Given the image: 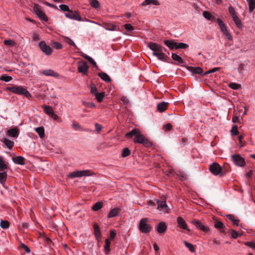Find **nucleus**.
Returning <instances> with one entry per match:
<instances>
[{"label": "nucleus", "mask_w": 255, "mask_h": 255, "mask_svg": "<svg viewBox=\"0 0 255 255\" xmlns=\"http://www.w3.org/2000/svg\"><path fill=\"white\" fill-rule=\"evenodd\" d=\"M126 136L129 138H131L133 136H134L133 138V141L134 142L141 143L148 147L151 145V142L141 134L139 130L136 128H134L130 131L127 133Z\"/></svg>", "instance_id": "obj_1"}, {"label": "nucleus", "mask_w": 255, "mask_h": 255, "mask_svg": "<svg viewBox=\"0 0 255 255\" xmlns=\"http://www.w3.org/2000/svg\"><path fill=\"white\" fill-rule=\"evenodd\" d=\"M8 91L14 93L16 94L23 95L27 98H29L31 97L29 92L22 86H18L16 85H12L7 87Z\"/></svg>", "instance_id": "obj_2"}, {"label": "nucleus", "mask_w": 255, "mask_h": 255, "mask_svg": "<svg viewBox=\"0 0 255 255\" xmlns=\"http://www.w3.org/2000/svg\"><path fill=\"white\" fill-rule=\"evenodd\" d=\"M148 47L153 51L152 55L154 56L161 53L163 51H166V49L165 48L153 42L148 43Z\"/></svg>", "instance_id": "obj_3"}, {"label": "nucleus", "mask_w": 255, "mask_h": 255, "mask_svg": "<svg viewBox=\"0 0 255 255\" xmlns=\"http://www.w3.org/2000/svg\"><path fill=\"white\" fill-rule=\"evenodd\" d=\"M92 171L89 170L75 171L69 173L68 174V177L70 178H74L75 177H81L82 176H89L92 175Z\"/></svg>", "instance_id": "obj_4"}, {"label": "nucleus", "mask_w": 255, "mask_h": 255, "mask_svg": "<svg viewBox=\"0 0 255 255\" xmlns=\"http://www.w3.org/2000/svg\"><path fill=\"white\" fill-rule=\"evenodd\" d=\"M209 170L211 172L215 175L220 174L221 176H223L225 174L221 166L217 162H214L213 164L210 165Z\"/></svg>", "instance_id": "obj_5"}, {"label": "nucleus", "mask_w": 255, "mask_h": 255, "mask_svg": "<svg viewBox=\"0 0 255 255\" xmlns=\"http://www.w3.org/2000/svg\"><path fill=\"white\" fill-rule=\"evenodd\" d=\"M147 219L146 218L142 219L139 225V230L144 233H148L151 230V227L146 223Z\"/></svg>", "instance_id": "obj_6"}, {"label": "nucleus", "mask_w": 255, "mask_h": 255, "mask_svg": "<svg viewBox=\"0 0 255 255\" xmlns=\"http://www.w3.org/2000/svg\"><path fill=\"white\" fill-rule=\"evenodd\" d=\"M33 10L41 20L45 22L48 21V18L45 15V13L41 9L38 4H34Z\"/></svg>", "instance_id": "obj_7"}, {"label": "nucleus", "mask_w": 255, "mask_h": 255, "mask_svg": "<svg viewBox=\"0 0 255 255\" xmlns=\"http://www.w3.org/2000/svg\"><path fill=\"white\" fill-rule=\"evenodd\" d=\"M232 160L233 162L240 167H243L246 164L245 159L239 154H234L232 155Z\"/></svg>", "instance_id": "obj_8"}, {"label": "nucleus", "mask_w": 255, "mask_h": 255, "mask_svg": "<svg viewBox=\"0 0 255 255\" xmlns=\"http://www.w3.org/2000/svg\"><path fill=\"white\" fill-rule=\"evenodd\" d=\"M39 46L41 50L46 55H50L52 53L51 48L47 45L45 42L44 41H41L39 43Z\"/></svg>", "instance_id": "obj_9"}, {"label": "nucleus", "mask_w": 255, "mask_h": 255, "mask_svg": "<svg viewBox=\"0 0 255 255\" xmlns=\"http://www.w3.org/2000/svg\"><path fill=\"white\" fill-rule=\"evenodd\" d=\"M65 16L68 18L76 20L78 21H81V17L79 15V13L76 11H73L70 10L68 13H65Z\"/></svg>", "instance_id": "obj_10"}, {"label": "nucleus", "mask_w": 255, "mask_h": 255, "mask_svg": "<svg viewBox=\"0 0 255 255\" xmlns=\"http://www.w3.org/2000/svg\"><path fill=\"white\" fill-rule=\"evenodd\" d=\"M89 68V66L88 65L87 62L82 61L79 63L78 71L83 75H87Z\"/></svg>", "instance_id": "obj_11"}, {"label": "nucleus", "mask_w": 255, "mask_h": 255, "mask_svg": "<svg viewBox=\"0 0 255 255\" xmlns=\"http://www.w3.org/2000/svg\"><path fill=\"white\" fill-rule=\"evenodd\" d=\"M192 223L198 229L205 232L208 233L209 232L210 229L208 227L205 226L202 224L201 222L198 220H194L192 221Z\"/></svg>", "instance_id": "obj_12"}, {"label": "nucleus", "mask_w": 255, "mask_h": 255, "mask_svg": "<svg viewBox=\"0 0 255 255\" xmlns=\"http://www.w3.org/2000/svg\"><path fill=\"white\" fill-rule=\"evenodd\" d=\"M177 222L178 223V227L182 229L185 230L188 232L190 231V230L188 229L187 225L185 221L181 217H178L177 219Z\"/></svg>", "instance_id": "obj_13"}, {"label": "nucleus", "mask_w": 255, "mask_h": 255, "mask_svg": "<svg viewBox=\"0 0 255 255\" xmlns=\"http://www.w3.org/2000/svg\"><path fill=\"white\" fill-rule=\"evenodd\" d=\"M157 204V208L160 210L164 212H167L168 210V206L165 201H156Z\"/></svg>", "instance_id": "obj_14"}, {"label": "nucleus", "mask_w": 255, "mask_h": 255, "mask_svg": "<svg viewBox=\"0 0 255 255\" xmlns=\"http://www.w3.org/2000/svg\"><path fill=\"white\" fill-rule=\"evenodd\" d=\"M12 160L13 162L17 164L23 165L25 164V159L21 156H17L15 157H12Z\"/></svg>", "instance_id": "obj_15"}, {"label": "nucleus", "mask_w": 255, "mask_h": 255, "mask_svg": "<svg viewBox=\"0 0 255 255\" xmlns=\"http://www.w3.org/2000/svg\"><path fill=\"white\" fill-rule=\"evenodd\" d=\"M188 70L191 72L193 74H200L204 75L203 70L200 67H188Z\"/></svg>", "instance_id": "obj_16"}, {"label": "nucleus", "mask_w": 255, "mask_h": 255, "mask_svg": "<svg viewBox=\"0 0 255 255\" xmlns=\"http://www.w3.org/2000/svg\"><path fill=\"white\" fill-rule=\"evenodd\" d=\"M41 73L45 76L57 77L58 74L51 69L44 70L41 72Z\"/></svg>", "instance_id": "obj_17"}, {"label": "nucleus", "mask_w": 255, "mask_h": 255, "mask_svg": "<svg viewBox=\"0 0 255 255\" xmlns=\"http://www.w3.org/2000/svg\"><path fill=\"white\" fill-rule=\"evenodd\" d=\"M167 229V226L165 223L163 222H160L157 227V231L160 234L164 233Z\"/></svg>", "instance_id": "obj_18"}, {"label": "nucleus", "mask_w": 255, "mask_h": 255, "mask_svg": "<svg viewBox=\"0 0 255 255\" xmlns=\"http://www.w3.org/2000/svg\"><path fill=\"white\" fill-rule=\"evenodd\" d=\"M7 133L10 137H16L18 135L19 132L17 128H14L8 129L7 131Z\"/></svg>", "instance_id": "obj_19"}, {"label": "nucleus", "mask_w": 255, "mask_h": 255, "mask_svg": "<svg viewBox=\"0 0 255 255\" xmlns=\"http://www.w3.org/2000/svg\"><path fill=\"white\" fill-rule=\"evenodd\" d=\"M214 226L216 229L220 230L221 232L225 233V231L224 230L225 228V226L222 222L218 220H215L214 222Z\"/></svg>", "instance_id": "obj_20"}, {"label": "nucleus", "mask_w": 255, "mask_h": 255, "mask_svg": "<svg viewBox=\"0 0 255 255\" xmlns=\"http://www.w3.org/2000/svg\"><path fill=\"white\" fill-rule=\"evenodd\" d=\"M168 105V103L165 102H162L157 105L158 111L160 112H163L165 111Z\"/></svg>", "instance_id": "obj_21"}, {"label": "nucleus", "mask_w": 255, "mask_h": 255, "mask_svg": "<svg viewBox=\"0 0 255 255\" xmlns=\"http://www.w3.org/2000/svg\"><path fill=\"white\" fill-rule=\"evenodd\" d=\"M94 229L95 235L97 240L99 241L101 238V234L99 226L97 224H94Z\"/></svg>", "instance_id": "obj_22"}, {"label": "nucleus", "mask_w": 255, "mask_h": 255, "mask_svg": "<svg viewBox=\"0 0 255 255\" xmlns=\"http://www.w3.org/2000/svg\"><path fill=\"white\" fill-rule=\"evenodd\" d=\"M164 43L170 49H175L176 42L173 40H165L164 41Z\"/></svg>", "instance_id": "obj_23"}, {"label": "nucleus", "mask_w": 255, "mask_h": 255, "mask_svg": "<svg viewBox=\"0 0 255 255\" xmlns=\"http://www.w3.org/2000/svg\"><path fill=\"white\" fill-rule=\"evenodd\" d=\"M120 211V209L118 208H115L112 209L108 215V218H111L117 216Z\"/></svg>", "instance_id": "obj_24"}, {"label": "nucleus", "mask_w": 255, "mask_h": 255, "mask_svg": "<svg viewBox=\"0 0 255 255\" xmlns=\"http://www.w3.org/2000/svg\"><path fill=\"white\" fill-rule=\"evenodd\" d=\"M1 141L3 143V144L7 146L9 149H12L14 145V142L13 141L10 140L9 139L4 138L1 140Z\"/></svg>", "instance_id": "obj_25"}, {"label": "nucleus", "mask_w": 255, "mask_h": 255, "mask_svg": "<svg viewBox=\"0 0 255 255\" xmlns=\"http://www.w3.org/2000/svg\"><path fill=\"white\" fill-rule=\"evenodd\" d=\"M111 241L110 239H107L105 241V245L104 246V250L105 254L108 255L111 251L110 249Z\"/></svg>", "instance_id": "obj_26"}, {"label": "nucleus", "mask_w": 255, "mask_h": 255, "mask_svg": "<svg viewBox=\"0 0 255 255\" xmlns=\"http://www.w3.org/2000/svg\"><path fill=\"white\" fill-rule=\"evenodd\" d=\"M98 75L102 79H103L105 82H110L111 81V79L109 76V75L106 73L101 72L98 73Z\"/></svg>", "instance_id": "obj_27"}, {"label": "nucleus", "mask_w": 255, "mask_h": 255, "mask_svg": "<svg viewBox=\"0 0 255 255\" xmlns=\"http://www.w3.org/2000/svg\"><path fill=\"white\" fill-rule=\"evenodd\" d=\"M150 4H152L155 5H159V2L157 0H145L142 3V5L143 6L147 5Z\"/></svg>", "instance_id": "obj_28"}, {"label": "nucleus", "mask_w": 255, "mask_h": 255, "mask_svg": "<svg viewBox=\"0 0 255 255\" xmlns=\"http://www.w3.org/2000/svg\"><path fill=\"white\" fill-rule=\"evenodd\" d=\"M7 168V163L3 160V158L0 156V171H3Z\"/></svg>", "instance_id": "obj_29"}, {"label": "nucleus", "mask_w": 255, "mask_h": 255, "mask_svg": "<svg viewBox=\"0 0 255 255\" xmlns=\"http://www.w3.org/2000/svg\"><path fill=\"white\" fill-rule=\"evenodd\" d=\"M44 112L49 116H51L53 113V110L49 106L44 105L43 106Z\"/></svg>", "instance_id": "obj_30"}, {"label": "nucleus", "mask_w": 255, "mask_h": 255, "mask_svg": "<svg viewBox=\"0 0 255 255\" xmlns=\"http://www.w3.org/2000/svg\"><path fill=\"white\" fill-rule=\"evenodd\" d=\"M159 60L162 61H167L168 59H169V57L163 52L161 53H160L159 54H158L157 55L155 56Z\"/></svg>", "instance_id": "obj_31"}, {"label": "nucleus", "mask_w": 255, "mask_h": 255, "mask_svg": "<svg viewBox=\"0 0 255 255\" xmlns=\"http://www.w3.org/2000/svg\"><path fill=\"white\" fill-rule=\"evenodd\" d=\"M226 217L228 219L231 221L235 225L237 226H239V220L238 219H235L234 215L228 214L226 216Z\"/></svg>", "instance_id": "obj_32"}, {"label": "nucleus", "mask_w": 255, "mask_h": 255, "mask_svg": "<svg viewBox=\"0 0 255 255\" xmlns=\"http://www.w3.org/2000/svg\"><path fill=\"white\" fill-rule=\"evenodd\" d=\"M36 132L39 134L40 138H43L45 136L44 129L43 127H38L35 128Z\"/></svg>", "instance_id": "obj_33"}, {"label": "nucleus", "mask_w": 255, "mask_h": 255, "mask_svg": "<svg viewBox=\"0 0 255 255\" xmlns=\"http://www.w3.org/2000/svg\"><path fill=\"white\" fill-rule=\"evenodd\" d=\"M7 179V173L5 171L0 172V183L2 184L4 183Z\"/></svg>", "instance_id": "obj_34"}, {"label": "nucleus", "mask_w": 255, "mask_h": 255, "mask_svg": "<svg viewBox=\"0 0 255 255\" xmlns=\"http://www.w3.org/2000/svg\"><path fill=\"white\" fill-rule=\"evenodd\" d=\"M249 2L250 12H252L255 9V0H247Z\"/></svg>", "instance_id": "obj_35"}, {"label": "nucleus", "mask_w": 255, "mask_h": 255, "mask_svg": "<svg viewBox=\"0 0 255 255\" xmlns=\"http://www.w3.org/2000/svg\"><path fill=\"white\" fill-rule=\"evenodd\" d=\"M103 203L102 202H98L96 203L92 207L94 211H97L102 208Z\"/></svg>", "instance_id": "obj_36"}, {"label": "nucleus", "mask_w": 255, "mask_h": 255, "mask_svg": "<svg viewBox=\"0 0 255 255\" xmlns=\"http://www.w3.org/2000/svg\"><path fill=\"white\" fill-rule=\"evenodd\" d=\"M171 57L174 60L177 61L179 64H183L184 63L182 58L175 53H172Z\"/></svg>", "instance_id": "obj_37"}, {"label": "nucleus", "mask_w": 255, "mask_h": 255, "mask_svg": "<svg viewBox=\"0 0 255 255\" xmlns=\"http://www.w3.org/2000/svg\"><path fill=\"white\" fill-rule=\"evenodd\" d=\"M232 18L237 26L239 28L241 29L242 28V24L241 20L239 19L238 16H234V17H232Z\"/></svg>", "instance_id": "obj_38"}, {"label": "nucleus", "mask_w": 255, "mask_h": 255, "mask_svg": "<svg viewBox=\"0 0 255 255\" xmlns=\"http://www.w3.org/2000/svg\"><path fill=\"white\" fill-rule=\"evenodd\" d=\"M183 243L185 247L187 248L190 252L192 253H194L195 252V250L194 249V246L192 245L191 244L187 242L186 241H183Z\"/></svg>", "instance_id": "obj_39"}, {"label": "nucleus", "mask_w": 255, "mask_h": 255, "mask_svg": "<svg viewBox=\"0 0 255 255\" xmlns=\"http://www.w3.org/2000/svg\"><path fill=\"white\" fill-rule=\"evenodd\" d=\"M98 102H101L105 96V92L97 93L95 95Z\"/></svg>", "instance_id": "obj_40"}, {"label": "nucleus", "mask_w": 255, "mask_h": 255, "mask_svg": "<svg viewBox=\"0 0 255 255\" xmlns=\"http://www.w3.org/2000/svg\"><path fill=\"white\" fill-rule=\"evenodd\" d=\"M189 47V45L186 43H177L175 47L176 49H186Z\"/></svg>", "instance_id": "obj_41"}, {"label": "nucleus", "mask_w": 255, "mask_h": 255, "mask_svg": "<svg viewBox=\"0 0 255 255\" xmlns=\"http://www.w3.org/2000/svg\"><path fill=\"white\" fill-rule=\"evenodd\" d=\"M0 226L2 229H7L9 226V223L7 221L1 220L0 223Z\"/></svg>", "instance_id": "obj_42"}, {"label": "nucleus", "mask_w": 255, "mask_h": 255, "mask_svg": "<svg viewBox=\"0 0 255 255\" xmlns=\"http://www.w3.org/2000/svg\"><path fill=\"white\" fill-rule=\"evenodd\" d=\"M65 41L68 44L73 46L76 49H78L75 43L70 38L66 37L64 39Z\"/></svg>", "instance_id": "obj_43"}, {"label": "nucleus", "mask_w": 255, "mask_h": 255, "mask_svg": "<svg viewBox=\"0 0 255 255\" xmlns=\"http://www.w3.org/2000/svg\"><path fill=\"white\" fill-rule=\"evenodd\" d=\"M91 5L94 8H98L100 6V3L97 0H89Z\"/></svg>", "instance_id": "obj_44"}, {"label": "nucleus", "mask_w": 255, "mask_h": 255, "mask_svg": "<svg viewBox=\"0 0 255 255\" xmlns=\"http://www.w3.org/2000/svg\"><path fill=\"white\" fill-rule=\"evenodd\" d=\"M0 80L5 82H9L12 80V77L6 74L2 75L0 77Z\"/></svg>", "instance_id": "obj_45"}, {"label": "nucleus", "mask_w": 255, "mask_h": 255, "mask_svg": "<svg viewBox=\"0 0 255 255\" xmlns=\"http://www.w3.org/2000/svg\"><path fill=\"white\" fill-rule=\"evenodd\" d=\"M203 14L204 17L208 20H212V18L214 17L211 15V14L207 11H205L203 12Z\"/></svg>", "instance_id": "obj_46"}, {"label": "nucleus", "mask_w": 255, "mask_h": 255, "mask_svg": "<svg viewBox=\"0 0 255 255\" xmlns=\"http://www.w3.org/2000/svg\"><path fill=\"white\" fill-rule=\"evenodd\" d=\"M130 154V150L128 148H125L123 150L122 156L124 157L128 156Z\"/></svg>", "instance_id": "obj_47"}, {"label": "nucleus", "mask_w": 255, "mask_h": 255, "mask_svg": "<svg viewBox=\"0 0 255 255\" xmlns=\"http://www.w3.org/2000/svg\"><path fill=\"white\" fill-rule=\"evenodd\" d=\"M52 47L56 49H61L62 48V44L58 42H53L52 43Z\"/></svg>", "instance_id": "obj_48"}, {"label": "nucleus", "mask_w": 255, "mask_h": 255, "mask_svg": "<svg viewBox=\"0 0 255 255\" xmlns=\"http://www.w3.org/2000/svg\"><path fill=\"white\" fill-rule=\"evenodd\" d=\"M230 233L231 235L232 238L233 239H236L240 236V234L233 229L230 230Z\"/></svg>", "instance_id": "obj_49"}, {"label": "nucleus", "mask_w": 255, "mask_h": 255, "mask_svg": "<svg viewBox=\"0 0 255 255\" xmlns=\"http://www.w3.org/2000/svg\"><path fill=\"white\" fill-rule=\"evenodd\" d=\"M105 27L106 29L109 30H115L116 28L115 25L110 23H105Z\"/></svg>", "instance_id": "obj_50"}, {"label": "nucleus", "mask_w": 255, "mask_h": 255, "mask_svg": "<svg viewBox=\"0 0 255 255\" xmlns=\"http://www.w3.org/2000/svg\"><path fill=\"white\" fill-rule=\"evenodd\" d=\"M229 87L234 90H238L241 88V85L235 83H231L229 84Z\"/></svg>", "instance_id": "obj_51"}, {"label": "nucleus", "mask_w": 255, "mask_h": 255, "mask_svg": "<svg viewBox=\"0 0 255 255\" xmlns=\"http://www.w3.org/2000/svg\"><path fill=\"white\" fill-rule=\"evenodd\" d=\"M59 8L61 11H68L70 10L69 6L66 4H60L59 5Z\"/></svg>", "instance_id": "obj_52"}, {"label": "nucleus", "mask_w": 255, "mask_h": 255, "mask_svg": "<svg viewBox=\"0 0 255 255\" xmlns=\"http://www.w3.org/2000/svg\"><path fill=\"white\" fill-rule=\"evenodd\" d=\"M229 11L232 17L237 16L236 14L234 8L231 5L229 7Z\"/></svg>", "instance_id": "obj_53"}, {"label": "nucleus", "mask_w": 255, "mask_h": 255, "mask_svg": "<svg viewBox=\"0 0 255 255\" xmlns=\"http://www.w3.org/2000/svg\"><path fill=\"white\" fill-rule=\"evenodd\" d=\"M231 132L232 135H237L239 133V131L238 130V127L236 125H234L231 130Z\"/></svg>", "instance_id": "obj_54"}, {"label": "nucleus", "mask_w": 255, "mask_h": 255, "mask_svg": "<svg viewBox=\"0 0 255 255\" xmlns=\"http://www.w3.org/2000/svg\"><path fill=\"white\" fill-rule=\"evenodd\" d=\"M72 127L75 129V130H82V128L81 126L76 123H73L72 125Z\"/></svg>", "instance_id": "obj_55"}, {"label": "nucleus", "mask_w": 255, "mask_h": 255, "mask_svg": "<svg viewBox=\"0 0 255 255\" xmlns=\"http://www.w3.org/2000/svg\"><path fill=\"white\" fill-rule=\"evenodd\" d=\"M91 93L95 95L97 93V88L95 84H92L91 86Z\"/></svg>", "instance_id": "obj_56"}, {"label": "nucleus", "mask_w": 255, "mask_h": 255, "mask_svg": "<svg viewBox=\"0 0 255 255\" xmlns=\"http://www.w3.org/2000/svg\"><path fill=\"white\" fill-rule=\"evenodd\" d=\"M124 26L127 31H131L133 30V27L130 24H126Z\"/></svg>", "instance_id": "obj_57"}, {"label": "nucleus", "mask_w": 255, "mask_h": 255, "mask_svg": "<svg viewBox=\"0 0 255 255\" xmlns=\"http://www.w3.org/2000/svg\"><path fill=\"white\" fill-rule=\"evenodd\" d=\"M116 236V233L115 231L114 230H111L110 231V241L113 240L115 237Z\"/></svg>", "instance_id": "obj_58"}, {"label": "nucleus", "mask_w": 255, "mask_h": 255, "mask_svg": "<svg viewBox=\"0 0 255 255\" xmlns=\"http://www.w3.org/2000/svg\"><path fill=\"white\" fill-rule=\"evenodd\" d=\"M20 247L21 249L24 250L26 253H30V250L29 249V248L28 247H27L24 244H21L20 245Z\"/></svg>", "instance_id": "obj_59"}, {"label": "nucleus", "mask_w": 255, "mask_h": 255, "mask_svg": "<svg viewBox=\"0 0 255 255\" xmlns=\"http://www.w3.org/2000/svg\"><path fill=\"white\" fill-rule=\"evenodd\" d=\"M245 244L246 245V246H248L251 248H252L253 249H255V243L254 242H246L245 243Z\"/></svg>", "instance_id": "obj_60"}, {"label": "nucleus", "mask_w": 255, "mask_h": 255, "mask_svg": "<svg viewBox=\"0 0 255 255\" xmlns=\"http://www.w3.org/2000/svg\"><path fill=\"white\" fill-rule=\"evenodd\" d=\"M219 69H220V68H218V67L214 68H213L212 69H211V70H210L209 71H208L207 72L204 73V74L207 75V74L211 73H213V72H216L217 71H218Z\"/></svg>", "instance_id": "obj_61"}, {"label": "nucleus", "mask_w": 255, "mask_h": 255, "mask_svg": "<svg viewBox=\"0 0 255 255\" xmlns=\"http://www.w3.org/2000/svg\"><path fill=\"white\" fill-rule=\"evenodd\" d=\"M32 39L33 41H36L40 39L39 34L34 33L32 35Z\"/></svg>", "instance_id": "obj_62"}, {"label": "nucleus", "mask_w": 255, "mask_h": 255, "mask_svg": "<svg viewBox=\"0 0 255 255\" xmlns=\"http://www.w3.org/2000/svg\"><path fill=\"white\" fill-rule=\"evenodd\" d=\"M172 128V126L171 124L170 123H168L166 125H165L164 127H163V128L166 130H170Z\"/></svg>", "instance_id": "obj_63"}, {"label": "nucleus", "mask_w": 255, "mask_h": 255, "mask_svg": "<svg viewBox=\"0 0 255 255\" xmlns=\"http://www.w3.org/2000/svg\"><path fill=\"white\" fill-rule=\"evenodd\" d=\"M95 126L96 130L97 131L99 132V131H101V130L102 128V127L101 125L99 124L98 123H96L95 124Z\"/></svg>", "instance_id": "obj_64"}]
</instances>
